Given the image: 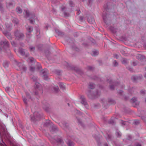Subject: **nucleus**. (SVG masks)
<instances>
[{
	"label": "nucleus",
	"instance_id": "obj_7",
	"mask_svg": "<svg viewBox=\"0 0 146 146\" xmlns=\"http://www.w3.org/2000/svg\"><path fill=\"white\" fill-rule=\"evenodd\" d=\"M80 99L81 101V103L84 105L87 109H88V105L84 96H81L80 97Z\"/></svg>",
	"mask_w": 146,
	"mask_h": 146
},
{
	"label": "nucleus",
	"instance_id": "obj_51",
	"mask_svg": "<svg viewBox=\"0 0 146 146\" xmlns=\"http://www.w3.org/2000/svg\"><path fill=\"white\" fill-rule=\"evenodd\" d=\"M53 89L56 92H57L59 90V88L58 86H56L54 87L53 88Z\"/></svg>",
	"mask_w": 146,
	"mask_h": 146
},
{
	"label": "nucleus",
	"instance_id": "obj_19",
	"mask_svg": "<svg viewBox=\"0 0 146 146\" xmlns=\"http://www.w3.org/2000/svg\"><path fill=\"white\" fill-rule=\"evenodd\" d=\"M6 6L7 8L10 9L11 7H14L13 3L11 2L7 3L6 4Z\"/></svg>",
	"mask_w": 146,
	"mask_h": 146
},
{
	"label": "nucleus",
	"instance_id": "obj_59",
	"mask_svg": "<svg viewBox=\"0 0 146 146\" xmlns=\"http://www.w3.org/2000/svg\"><path fill=\"white\" fill-rule=\"evenodd\" d=\"M36 31V34H37V37L38 38L39 37L38 36V35H39L40 33V30L39 29H37Z\"/></svg>",
	"mask_w": 146,
	"mask_h": 146
},
{
	"label": "nucleus",
	"instance_id": "obj_32",
	"mask_svg": "<svg viewBox=\"0 0 146 146\" xmlns=\"http://www.w3.org/2000/svg\"><path fill=\"white\" fill-rule=\"evenodd\" d=\"M16 11L17 12L19 13H21L22 12V9L19 7H17L16 8Z\"/></svg>",
	"mask_w": 146,
	"mask_h": 146
},
{
	"label": "nucleus",
	"instance_id": "obj_2",
	"mask_svg": "<svg viewBox=\"0 0 146 146\" xmlns=\"http://www.w3.org/2000/svg\"><path fill=\"white\" fill-rule=\"evenodd\" d=\"M14 35L16 38L19 40H22L24 37V35L23 33L20 31L17 30L14 32Z\"/></svg>",
	"mask_w": 146,
	"mask_h": 146
},
{
	"label": "nucleus",
	"instance_id": "obj_27",
	"mask_svg": "<svg viewBox=\"0 0 146 146\" xmlns=\"http://www.w3.org/2000/svg\"><path fill=\"white\" fill-rule=\"evenodd\" d=\"M88 88H89L91 89H93L95 88V84L92 83H90L89 85Z\"/></svg>",
	"mask_w": 146,
	"mask_h": 146
},
{
	"label": "nucleus",
	"instance_id": "obj_53",
	"mask_svg": "<svg viewBox=\"0 0 146 146\" xmlns=\"http://www.w3.org/2000/svg\"><path fill=\"white\" fill-rule=\"evenodd\" d=\"M69 5L71 7H73L74 5L72 1H69Z\"/></svg>",
	"mask_w": 146,
	"mask_h": 146
},
{
	"label": "nucleus",
	"instance_id": "obj_1",
	"mask_svg": "<svg viewBox=\"0 0 146 146\" xmlns=\"http://www.w3.org/2000/svg\"><path fill=\"white\" fill-rule=\"evenodd\" d=\"M42 115V114H40L38 112H35L33 115L30 116L31 120L33 122L39 120Z\"/></svg>",
	"mask_w": 146,
	"mask_h": 146
},
{
	"label": "nucleus",
	"instance_id": "obj_58",
	"mask_svg": "<svg viewBox=\"0 0 146 146\" xmlns=\"http://www.w3.org/2000/svg\"><path fill=\"white\" fill-rule=\"evenodd\" d=\"M0 10L1 11H3V9L2 7V5L1 3H0Z\"/></svg>",
	"mask_w": 146,
	"mask_h": 146
},
{
	"label": "nucleus",
	"instance_id": "obj_33",
	"mask_svg": "<svg viewBox=\"0 0 146 146\" xmlns=\"http://www.w3.org/2000/svg\"><path fill=\"white\" fill-rule=\"evenodd\" d=\"M37 64H36V65L35 66V67H36V68L38 70H39L40 69L41 66H40V64L36 63Z\"/></svg>",
	"mask_w": 146,
	"mask_h": 146
},
{
	"label": "nucleus",
	"instance_id": "obj_54",
	"mask_svg": "<svg viewBox=\"0 0 146 146\" xmlns=\"http://www.w3.org/2000/svg\"><path fill=\"white\" fill-rule=\"evenodd\" d=\"M107 81L110 84L112 83V81L110 78L109 79H107Z\"/></svg>",
	"mask_w": 146,
	"mask_h": 146
},
{
	"label": "nucleus",
	"instance_id": "obj_24",
	"mask_svg": "<svg viewBox=\"0 0 146 146\" xmlns=\"http://www.w3.org/2000/svg\"><path fill=\"white\" fill-rule=\"evenodd\" d=\"M51 123L50 121L49 120L47 121H46L44 123V126L48 127L51 125Z\"/></svg>",
	"mask_w": 146,
	"mask_h": 146
},
{
	"label": "nucleus",
	"instance_id": "obj_44",
	"mask_svg": "<svg viewBox=\"0 0 146 146\" xmlns=\"http://www.w3.org/2000/svg\"><path fill=\"white\" fill-rule=\"evenodd\" d=\"M26 97L28 99H31V98L30 94L28 92H26Z\"/></svg>",
	"mask_w": 146,
	"mask_h": 146
},
{
	"label": "nucleus",
	"instance_id": "obj_39",
	"mask_svg": "<svg viewBox=\"0 0 146 146\" xmlns=\"http://www.w3.org/2000/svg\"><path fill=\"white\" fill-rule=\"evenodd\" d=\"M121 62L123 64H126L127 63V60L125 58H123Z\"/></svg>",
	"mask_w": 146,
	"mask_h": 146
},
{
	"label": "nucleus",
	"instance_id": "obj_40",
	"mask_svg": "<svg viewBox=\"0 0 146 146\" xmlns=\"http://www.w3.org/2000/svg\"><path fill=\"white\" fill-rule=\"evenodd\" d=\"M137 100V98L134 97L131 100V102L132 103H135Z\"/></svg>",
	"mask_w": 146,
	"mask_h": 146
},
{
	"label": "nucleus",
	"instance_id": "obj_10",
	"mask_svg": "<svg viewBox=\"0 0 146 146\" xmlns=\"http://www.w3.org/2000/svg\"><path fill=\"white\" fill-rule=\"evenodd\" d=\"M18 67L20 70H22L23 71H25L27 70V68L25 65L23 64L22 63L19 62L17 65Z\"/></svg>",
	"mask_w": 146,
	"mask_h": 146
},
{
	"label": "nucleus",
	"instance_id": "obj_22",
	"mask_svg": "<svg viewBox=\"0 0 146 146\" xmlns=\"http://www.w3.org/2000/svg\"><path fill=\"white\" fill-rule=\"evenodd\" d=\"M12 22L15 25H17L19 23L18 20L17 18L15 17L13 18Z\"/></svg>",
	"mask_w": 146,
	"mask_h": 146
},
{
	"label": "nucleus",
	"instance_id": "obj_16",
	"mask_svg": "<svg viewBox=\"0 0 146 146\" xmlns=\"http://www.w3.org/2000/svg\"><path fill=\"white\" fill-rule=\"evenodd\" d=\"M50 130L51 132L55 131L58 130L57 127L55 126H53L50 128Z\"/></svg>",
	"mask_w": 146,
	"mask_h": 146
},
{
	"label": "nucleus",
	"instance_id": "obj_60",
	"mask_svg": "<svg viewBox=\"0 0 146 146\" xmlns=\"http://www.w3.org/2000/svg\"><path fill=\"white\" fill-rule=\"evenodd\" d=\"M73 69L74 70H75L77 72H78L79 70V69H78L77 68L75 67H73Z\"/></svg>",
	"mask_w": 146,
	"mask_h": 146
},
{
	"label": "nucleus",
	"instance_id": "obj_15",
	"mask_svg": "<svg viewBox=\"0 0 146 146\" xmlns=\"http://www.w3.org/2000/svg\"><path fill=\"white\" fill-rule=\"evenodd\" d=\"M66 9V7H65L63 6L61 7V9L62 11H64L63 13H64V16L66 17H68L70 15H69V13L66 12L65 11H64V10Z\"/></svg>",
	"mask_w": 146,
	"mask_h": 146
},
{
	"label": "nucleus",
	"instance_id": "obj_41",
	"mask_svg": "<svg viewBox=\"0 0 146 146\" xmlns=\"http://www.w3.org/2000/svg\"><path fill=\"white\" fill-rule=\"evenodd\" d=\"M45 54L46 56L48 58L50 53L48 50H47L45 51Z\"/></svg>",
	"mask_w": 146,
	"mask_h": 146
},
{
	"label": "nucleus",
	"instance_id": "obj_37",
	"mask_svg": "<svg viewBox=\"0 0 146 146\" xmlns=\"http://www.w3.org/2000/svg\"><path fill=\"white\" fill-rule=\"evenodd\" d=\"M36 67L35 66H31L29 67V70L30 71L32 72H33L34 71L35 69L36 68Z\"/></svg>",
	"mask_w": 146,
	"mask_h": 146
},
{
	"label": "nucleus",
	"instance_id": "obj_8",
	"mask_svg": "<svg viewBox=\"0 0 146 146\" xmlns=\"http://www.w3.org/2000/svg\"><path fill=\"white\" fill-rule=\"evenodd\" d=\"M19 52L22 56H25L26 57H27L29 55V54L28 52H26V51L22 48H19Z\"/></svg>",
	"mask_w": 146,
	"mask_h": 146
},
{
	"label": "nucleus",
	"instance_id": "obj_52",
	"mask_svg": "<svg viewBox=\"0 0 146 146\" xmlns=\"http://www.w3.org/2000/svg\"><path fill=\"white\" fill-rule=\"evenodd\" d=\"M93 54L94 56H96L99 53L97 51H93Z\"/></svg>",
	"mask_w": 146,
	"mask_h": 146
},
{
	"label": "nucleus",
	"instance_id": "obj_34",
	"mask_svg": "<svg viewBox=\"0 0 146 146\" xmlns=\"http://www.w3.org/2000/svg\"><path fill=\"white\" fill-rule=\"evenodd\" d=\"M23 99L24 104L26 105H27L28 103L27 102V99L26 98L25 96H23Z\"/></svg>",
	"mask_w": 146,
	"mask_h": 146
},
{
	"label": "nucleus",
	"instance_id": "obj_28",
	"mask_svg": "<svg viewBox=\"0 0 146 146\" xmlns=\"http://www.w3.org/2000/svg\"><path fill=\"white\" fill-rule=\"evenodd\" d=\"M116 135L117 137H120L121 135V134L119 131L117 130L116 132Z\"/></svg>",
	"mask_w": 146,
	"mask_h": 146
},
{
	"label": "nucleus",
	"instance_id": "obj_29",
	"mask_svg": "<svg viewBox=\"0 0 146 146\" xmlns=\"http://www.w3.org/2000/svg\"><path fill=\"white\" fill-rule=\"evenodd\" d=\"M3 65L5 68H7L8 66V63L7 61H4L3 63Z\"/></svg>",
	"mask_w": 146,
	"mask_h": 146
},
{
	"label": "nucleus",
	"instance_id": "obj_48",
	"mask_svg": "<svg viewBox=\"0 0 146 146\" xmlns=\"http://www.w3.org/2000/svg\"><path fill=\"white\" fill-rule=\"evenodd\" d=\"M56 32L58 35H60L61 34V32L59 31L58 30L55 29V30Z\"/></svg>",
	"mask_w": 146,
	"mask_h": 146
},
{
	"label": "nucleus",
	"instance_id": "obj_62",
	"mask_svg": "<svg viewBox=\"0 0 146 146\" xmlns=\"http://www.w3.org/2000/svg\"><path fill=\"white\" fill-rule=\"evenodd\" d=\"M113 57L115 58H117L118 57V56L116 54H113Z\"/></svg>",
	"mask_w": 146,
	"mask_h": 146
},
{
	"label": "nucleus",
	"instance_id": "obj_30",
	"mask_svg": "<svg viewBox=\"0 0 146 146\" xmlns=\"http://www.w3.org/2000/svg\"><path fill=\"white\" fill-rule=\"evenodd\" d=\"M72 48L74 50L76 51L79 52L80 51V49L75 45L73 46Z\"/></svg>",
	"mask_w": 146,
	"mask_h": 146
},
{
	"label": "nucleus",
	"instance_id": "obj_25",
	"mask_svg": "<svg viewBox=\"0 0 146 146\" xmlns=\"http://www.w3.org/2000/svg\"><path fill=\"white\" fill-rule=\"evenodd\" d=\"M137 58L138 60L141 61L144 58V56L141 54H138Z\"/></svg>",
	"mask_w": 146,
	"mask_h": 146
},
{
	"label": "nucleus",
	"instance_id": "obj_64",
	"mask_svg": "<svg viewBox=\"0 0 146 146\" xmlns=\"http://www.w3.org/2000/svg\"><path fill=\"white\" fill-rule=\"evenodd\" d=\"M109 123L110 124H113L114 123V121L112 120H110L109 121Z\"/></svg>",
	"mask_w": 146,
	"mask_h": 146
},
{
	"label": "nucleus",
	"instance_id": "obj_5",
	"mask_svg": "<svg viewBox=\"0 0 146 146\" xmlns=\"http://www.w3.org/2000/svg\"><path fill=\"white\" fill-rule=\"evenodd\" d=\"M40 73L44 79L45 80L48 79V70L46 69H43L40 71Z\"/></svg>",
	"mask_w": 146,
	"mask_h": 146
},
{
	"label": "nucleus",
	"instance_id": "obj_9",
	"mask_svg": "<svg viewBox=\"0 0 146 146\" xmlns=\"http://www.w3.org/2000/svg\"><path fill=\"white\" fill-rule=\"evenodd\" d=\"M40 86V84L38 82H36L35 83V91L34 92L35 94L36 95H37L38 94V91L39 90L38 88H39Z\"/></svg>",
	"mask_w": 146,
	"mask_h": 146
},
{
	"label": "nucleus",
	"instance_id": "obj_20",
	"mask_svg": "<svg viewBox=\"0 0 146 146\" xmlns=\"http://www.w3.org/2000/svg\"><path fill=\"white\" fill-rule=\"evenodd\" d=\"M66 143L68 146H74V143L70 140H68L66 142Z\"/></svg>",
	"mask_w": 146,
	"mask_h": 146
},
{
	"label": "nucleus",
	"instance_id": "obj_12",
	"mask_svg": "<svg viewBox=\"0 0 146 146\" xmlns=\"http://www.w3.org/2000/svg\"><path fill=\"white\" fill-rule=\"evenodd\" d=\"M26 27L27 31L29 33V34H27V36H28L30 35V33L33 31V28L32 27L29 26H26Z\"/></svg>",
	"mask_w": 146,
	"mask_h": 146
},
{
	"label": "nucleus",
	"instance_id": "obj_42",
	"mask_svg": "<svg viewBox=\"0 0 146 146\" xmlns=\"http://www.w3.org/2000/svg\"><path fill=\"white\" fill-rule=\"evenodd\" d=\"M113 63L114 66H117L118 64V62L116 60H114L113 62Z\"/></svg>",
	"mask_w": 146,
	"mask_h": 146
},
{
	"label": "nucleus",
	"instance_id": "obj_57",
	"mask_svg": "<svg viewBox=\"0 0 146 146\" xmlns=\"http://www.w3.org/2000/svg\"><path fill=\"white\" fill-rule=\"evenodd\" d=\"M140 122L138 120H136L135 121L134 123L135 125H137L139 124Z\"/></svg>",
	"mask_w": 146,
	"mask_h": 146
},
{
	"label": "nucleus",
	"instance_id": "obj_38",
	"mask_svg": "<svg viewBox=\"0 0 146 146\" xmlns=\"http://www.w3.org/2000/svg\"><path fill=\"white\" fill-rule=\"evenodd\" d=\"M135 90V88H132L130 89H129V92L131 94H133V92Z\"/></svg>",
	"mask_w": 146,
	"mask_h": 146
},
{
	"label": "nucleus",
	"instance_id": "obj_14",
	"mask_svg": "<svg viewBox=\"0 0 146 146\" xmlns=\"http://www.w3.org/2000/svg\"><path fill=\"white\" fill-rule=\"evenodd\" d=\"M56 141L58 144H60L62 145L64 143V142L61 137H58Z\"/></svg>",
	"mask_w": 146,
	"mask_h": 146
},
{
	"label": "nucleus",
	"instance_id": "obj_17",
	"mask_svg": "<svg viewBox=\"0 0 146 146\" xmlns=\"http://www.w3.org/2000/svg\"><path fill=\"white\" fill-rule=\"evenodd\" d=\"M87 20L88 23L90 24H93L95 23L94 19L92 17H89L88 18Z\"/></svg>",
	"mask_w": 146,
	"mask_h": 146
},
{
	"label": "nucleus",
	"instance_id": "obj_11",
	"mask_svg": "<svg viewBox=\"0 0 146 146\" xmlns=\"http://www.w3.org/2000/svg\"><path fill=\"white\" fill-rule=\"evenodd\" d=\"M119 83L118 82H115L113 83V84L110 85V88L111 90H114V86L119 85Z\"/></svg>",
	"mask_w": 146,
	"mask_h": 146
},
{
	"label": "nucleus",
	"instance_id": "obj_13",
	"mask_svg": "<svg viewBox=\"0 0 146 146\" xmlns=\"http://www.w3.org/2000/svg\"><path fill=\"white\" fill-rule=\"evenodd\" d=\"M142 78V75H140L139 76H133L131 77V79L133 81H135L137 80L138 79H141Z\"/></svg>",
	"mask_w": 146,
	"mask_h": 146
},
{
	"label": "nucleus",
	"instance_id": "obj_31",
	"mask_svg": "<svg viewBox=\"0 0 146 146\" xmlns=\"http://www.w3.org/2000/svg\"><path fill=\"white\" fill-rule=\"evenodd\" d=\"M59 85L60 88L62 89V90H64L65 89V86L63 83H59Z\"/></svg>",
	"mask_w": 146,
	"mask_h": 146
},
{
	"label": "nucleus",
	"instance_id": "obj_46",
	"mask_svg": "<svg viewBox=\"0 0 146 146\" xmlns=\"http://www.w3.org/2000/svg\"><path fill=\"white\" fill-rule=\"evenodd\" d=\"M6 36L9 39H12V36L9 33Z\"/></svg>",
	"mask_w": 146,
	"mask_h": 146
},
{
	"label": "nucleus",
	"instance_id": "obj_47",
	"mask_svg": "<svg viewBox=\"0 0 146 146\" xmlns=\"http://www.w3.org/2000/svg\"><path fill=\"white\" fill-rule=\"evenodd\" d=\"M37 77L35 76H33L32 77V79L34 82H36L37 80Z\"/></svg>",
	"mask_w": 146,
	"mask_h": 146
},
{
	"label": "nucleus",
	"instance_id": "obj_43",
	"mask_svg": "<svg viewBox=\"0 0 146 146\" xmlns=\"http://www.w3.org/2000/svg\"><path fill=\"white\" fill-rule=\"evenodd\" d=\"M26 14V16L27 17H28L30 16L29 13L28 11L27 10H24Z\"/></svg>",
	"mask_w": 146,
	"mask_h": 146
},
{
	"label": "nucleus",
	"instance_id": "obj_36",
	"mask_svg": "<svg viewBox=\"0 0 146 146\" xmlns=\"http://www.w3.org/2000/svg\"><path fill=\"white\" fill-rule=\"evenodd\" d=\"M120 123L122 125H127L128 123L127 121H123V120H121Z\"/></svg>",
	"mask_w": 146,
	"mask_h": 146
},
{
	"label": "nucleus",
	"instance_id": "obj_61",
	"mask_svg": "<svg viewBox=\"0 0 146 146\" xmlns=\"http://www.w3.org/2000/svg\"><path fill=\"white\" fill-rule=\"evenodd\" d=\"M77 120L78 121V122L81 125H82V123L81 121L80 120V119H77Z\"/></svg>",
	"mask_w": 146,
	"mask_h": 146
},
{
	"label": "nucleus",
	"instance_id": "obj_50",
	"mask_svg": "<svg viewBox=\"0 0 146 146\" xmlns=\"http://www.w3.org/2000/svg\"><path fill=\"white\" fill-rule=\"evenodd\" d=\"M29 60L31 62H33L34 61V59L32 57H30L29 58Z\"/></svg>",
	"mask_w": 146,
	"mask_h": 146
},
{
	"label": "nucleus",
	"instance_id": "obj_18",
	"mask_svg": "<svg viewBox=\"0 0 146 146\" xmlns=\"http://www.w3.org/2000/svg\"><path fill=\"white\" fill-rule=\"evenodd\" d=\"M35 17L34 15H32V17H30L29 20L31 23L34 24V23L35 22L34 20Z\"/></svg>",
	"mask_w": 146,
	"mask_h": 146
},
{
	"label": "nucleus",
	"instance_id": "obj_49",
	"mask_svg": "<svg viewBox=\"0 0 146 146\" xmlns=\"http://www.w3.org/2000/svg\"><path fill=\"white\" fill-rule=\"evenodd\" d=\"M11 43L13 46L15 47L16 46L17 44L14 41H12L11 42Z\"/></svg>",
	"mask_w": 146,
	"mask_h": 146
},
{
	"label": "nucleus",
	"instance_id": "obj_21",
	"mask_svg": "<svg viewBox=\"0 0 146 146\" xmlns=\"http://www.w3.org/2000/svg\"><path fill=\"white\" fill-rule=\"evenodd\" d=\"M105 137L107 141H111V135L110 134H107Z\"/></svg>",
	"mask_w": 146,
	"mask_h": 146
},
{
	"label": "nucleus",
	"instance_id": "obj_63",
	"mask_svg": "<svg viewBox=\"0 0 146 146\" xmlns=\"http://www.w3.org/2000/svg\"><path fill=\"white\" fill-rule=\"evenodd\" d=\"M135 146H142L141 144L138 143H135Z\"/></svg>",
	"mask_w": 146,
	"mask_h": 146
},
{
	"label": "nucleus",
	"instance_id": "obj_45",
	"mask_svg": "<svg viewBox=\"0 0 146 146\" xmlns=\"http://www.w3.org/2000/svg\"><path fill=\"white\" fill-rule=\"evenodd\" d=\"M29 50L31 51H34L35 50V48L33 46H30L29 47Z\"/></svg>",
	"mask_w": 146,
	"mask_h": 146
},
{
	"label": "nucleus",
	"instance_id": "obj_6",
	"mask_svg": "<svg viewBox=\"0 0 146 146\" xmlns=\"http://www.w3.org/2000/svg\"><path fill=\"white\" fill-rule=\"evenodd\" d=\"M102 16L104 22L106 24H108L110 23V19L109 18V15L107 13H105V14L103 13Z\"/></svg>",
	"mask_w": 146,
	"mask_h": 146
},
{
	"label": "nucleus",
	"instance_id": "obj_55",
	"mask_svg": "<svg viewBox=\"0 0 146 146\" xmlns=\"http://www.w3.org/2000/svg\"><path fill=\"white\" fill-rule=\"evenodd\" d=\"M132 139V136L130 135H128L126 140H130Z\"/></svg>",
	"mask_w": 146,
	"mask_h": 146
},
{
	"label": "nucleus",
	"instance_id": "obj_26",
	"mask_svg": "<svg viewBox=\"0 0 146 146\" xmlns=\"http://www.w3.org/2000/svg\"><path fill=\"white\" fill-rule=\"evenodd\" d=\"M62 124L63 127L65 128H67L68 126V124L65 121H63L62 122Z\"/></svg>",
	"mask_w": 146,
	"mask_h": 146
},
{
	"label": "nucleus",
	"instance_id": "obj_4",
	"mask_svg": "<svg viewBox=\"0 0 146 146\" xmlns=\"http://www.w3.org/2000/svg\"><path fill=\"white\" fill-rule=\"evenodd\" d=\"M102 103L104 104L105 105H107L108 104H115V101L111 98H109L108 99V101H106L104 99L102 100Z\"/></svg>",
	"mask_w": 146,
	"mask_h": 146
},
{
	"label": "nucleus",
	"instance_id": "obj_3",
	"mask_svg": "<svg viewBox=\"0 0 146 146\" xmlns=\"http://www.w3.org/2000/svg\"><path fill=\"white\" fill-rule=\"evenodd\" d=\"M0 44L3 46L4 48H6L7 49V52L9 54L10 53V51L9 49V43L6 40H5L1 41Z\"/></svg>",
	"mask_w": 146,
	"mask_h": 146
},
{
	"label": "nucleus",
	"instance_id": "obj_56",
	"mask_svg": "<svg viewBox=\"0 0 146 146\" xmlns=\"http://www.w3.org/2000/svg\"><path fill=\"white\" fill-rule=\"evenodd\" d=\"M87 95L89 98H91V91L89 90L87 93Z\"/></svg>",
	"mask_w": 146,
	"mask_h": 146
},
{
	"label": "nucleus",
	"instance_id": "obj_35",
	"mask_svg": "<svg viewBox=\"0 0 146 146\" xmlns=\"http://www.w3.org/2000/svg\"><path fill=\"white\" fill-rule=\"evenodd\" d=\"M87 69L88 70L92 71L94 69V68L92 66H88L87 67Z\"/></svg>",
	"mask_w": 146,
	"mask_h": 146
},
{
	"label": "nucleus",
	"instance_id": "obj_23",
	"mask_svg": "<svg viewBox=\"0 0 146 146\" xmlns=\"http://www.w3.org/2000/svg\"><path fill=\"white\" fill-rule=\"evenodd\" d=\"M42 104L43 105V107L44 108L46 109L48 106V104L45 101H43L42 102Z\"/></svg>",
	"mask_w": 146,
	"mask_h": 146
}]
</instances>
